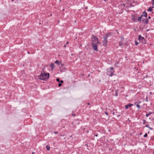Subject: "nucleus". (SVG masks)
Returning <instances> with one entry per match:
<instances>
[{"mask_svg": "<svg viewBox=\"0 0 154 154\" xmlns=\"http://www.w3.org/2000/svg\"><path fill=\"white\" fill-rule=\"evenodd\" d=\"M91 43L92 46V48L93 50L96 51H98L97 48V45L98 44H100L101 43H99L97 38L95 37L94 35H92Z\"/></svg>", "mask_w": 154, "mask_h": 154, "instance_id": "1", "label": "nucleus"}, {"mask_svg": "<svg viewBox=\"0 0 154 154\" xmlns=\"http://www.w3.org/2000/svg\"><path fill=\"white\" fill-rule=\"evenodd\" d=\"M44 69H43V71L41 72L39 75H38L39 79L43 80H46L49 77V74L45 72L44 71Z\"/></svg>", "mask_w": 154, "mask_h": 154, "instance_id": "2", "label": "nucleus"}, {"mask_svg": "<svg viewBox=\"0 0 154 154\" xmlns=\"http://www.w3.org/2000/svg\"><path fill=\"white\" fill-rule=\"evenodd\" d=\"M111 35L110 33H107L103 37V40L102 41L103 45L106 46L107 44V38L108 37Z\"/></svg>", "mask_w": 154, "mask_h": 154, "instance_id": "3", "label": "nucleus"}, {"mask_svg": "<svg viewBox=\"0 0 154 154\" xmlns=\"http://www.w3.org/2000/svg\"><path fill=\"white\" fill-rule=\"evenodd\" d=\"M139 40L143 44H146V40L143 37L141 36L140 35L139 36Z\"/></svg>", "mask_w": 154, "mask_h": 154, "instance_id": "4", "label": "nucleus"}, {"mask_svg": "<svg viewBox=\"0 0 154 154\" xmlns=\"http://www.w3.org/2000/svg\"><path fill=\"white\" fill-rule=\"evenodd\" d=\"M110 71H108L107 73V75H109V76H112L114 74V72L112 71L113 70V68L112 67H111L110 68Z\"/></svg>", "mask_w": 154, "mask_h": 154, "instance_id": "5", "label": "nucleus"}, {"mask_svg": "<svg viewBox=\"0 0 154 154\" xmlns=\"http://www.w3.org/2000/svg\"><path fill=\"white\" fill-rule=\"evenodd\" d=\"M142 21L144 22V23L146 24H147L149 21L148 19H143L142 20Z\"/></svg>", "mask_w": 154, "mask_h": 154, "instance_id": "6", "label": "nucleus"}, {"mask_svg": "<svg viewBox=\"0 0 154 154\" xmlns=\"http://www.w3.org/2000/svg\"><path fill=\"white\" fill-rule=\"evenodd\" d=\"M147 15V13L145 12V11H144L143 13V15H142L141 16H142V17L143 16H145V17H146Z\"/></svg>", "mask_w": 154, "mask_h": 154, "instance_id": "7", "label": "nucleus"}, {"mask_svg": "<svg viewBox=\"0 0 154 154\" xmlns=\"http://www.w3.org/2000/svg\"><path fill=\"white\" fill-rule=\"evenodd\" d=\"M50 66L52 70L55 68L54 64V63H51Z\"/></svg>", "mask_w": 154, "mask_h": 154, "instance_id": "8", "label": "nucleus"}, {"mask_svg": "<svg viewBox=\"0 0 154 154\" xmlns=\"http://www.w3.org/2000/svg\"><path fill=\"white\" fill-rule=\"evenodd\" d=\"M123 41V40H121V41L119 43V45L120 46H121L123 45V43H124Z\"/></svg>", "mask_w": 154, "mask_h": 154, "instance_id": "9", "label": "nucleus"}, {"mask_svg": "<svg viewBox=\"0 0 154 154\" xmlns=\"http://www.w3.org/2000/svg\"><path fill=\"white\" fill-rule=\"evenodd\" d=\"M134 105H136L137 107L139 109H140V106L138 104H137V103L135 102L134 103Z\"/></svg>", "mask_w": 154, "mask_h": 154, "instance_id": "10", "label": "nucleus"}, {"mask_svg": "<svg viewBox=\"0 0 154 154\" xmlns=\"http://www.w3.org/2000/svg\"><path fill=\"white\" fill-rule=\"evenodd\" d=\"M55 63H56L58 65H59L60 64H61V63L59 62V61L58 60H56L55 62Z\"/></svg>", "mask_w": 154, "mask_h": 154, "instance_id": "11", "label": "nucleus"}, {"mask_svg": "<svg viewBox=\"0 0 154 154\" xmlns=\"http://www.w3.org/2000/svg\"><path fill=\"white\" fill-rule=\"evenodd\" d=\"M153 8V7H152L149 8V9L148 10V11H151L152 10V8Z\"/></svg>", "mask_w": 154, "mask_h": 154, "instance_id": "12", "label": "nucleus"}, {"mask_svg": "<svg viewBox=\"0 0 154 154\" xmlns=\"http://www.w3.org/2000/svg\"><path fill=\"white\" fill-rule=\"evenodd\" d=\"M142 16H141L140 17H139L138 19V20L140 22H141V19H142Z\"/></svg>", "mask_w": 154, "mask_h": 154, "instance_id": "13", "label": "nucleus"}, {"mask_svg": "<svg viewBox=\"0 0 154 154\" xmlns=\"http://www.w3.org/2000/svg\"><path fill=\"white\" fill-rule=\"evenodd\" d=\"M46 147L47 149L48 150V151H49L50 149V147L49 146H47V145L46 146Z\"/></svg>", "mask_w": 154, "mask_h": 154, "instance_id": "14", "label": "nucleus"}, {"mask_svg": "<svg viewBox=\"0 0 154 154\" xmlns=\"http://www.w3.org/2000/svg\"><path fill=\"white\" fill-rule=\"evenodd\" d=\"M146 127L148 128L150 130H152L153 129L152 128L149 127L148 125H146Z\"/></svg>", "mask_w": 154, "mask_h": 154, "instance_id": "15", "label": "nucleus"}, {"mask_svg": "<svg viewBox=\"0 0 154 154\" xmlns=\"http://www.w3.org/2000/svg\"><path fill=\"white\" fill-rule=\"evenodd\" d=\"M132 20H133L134 22H135L136 21V19L135 18V17L134 16H132Z\"/></svg>", "mask_w": 154, "mask_h": 154, "instance_id": "16", "label": "nucleus"}, {"mask_svg": "<svg viewBox=\"0 0 154 154\" xmlns=\"http://www.w3.org/2000/svg\"><path fill=\"white\" fill-rule=\"evenodd\" d=\"M128 107H131L133 105V104H131V103H129L128 104Z\"/></svg>", "mask_w": 154, "mask_h": 154, "instance_id": "17", "label": "nucleus"}, {"mask_svg": "<svg viewBox=\"0 0 154 154\" xmlns=\"http://www.w3.org/2000/svg\"><path fill=\"white\" fill-rule=\"evenodd\" d=\"M118 90H117L116 91V96H118Z\"/></svg>", "mask_w": 154, "mask_h": 154, "instance_id": "18", "label": "nucleus"}, {"mask_svg": "<svg viewBox=\"0 0 154 154\" xmlns=\"http://www.w3.org/2000/svg\"><path fill=\"white\" fill-rule=\"evenodd\" d=\"M151 114V113L150 112H149V113L148 114H146V116L147 117H148V116L150 114Z\"/></svg>", "mask_w": 154, "mask_h": 154, "instance_id": "19", "label": "nucleus"}, {"mask_svg": "<svg viewBox=\"0 0 154 154\" xmlns=\"http://www.w3.org/2000/svg\"><path fill=\"white\" fill-rule=\"evenodd\" d=\"M135 44L136 45H137L138 44V42L137 41H135Z\"/></svg>", "mask_w": 154, "mask_h": 154, "instance_id": "20", "label": "nucleus"}, {"mask_svg": "<svg viewBox=\"0 0 154 154\" xmlns=\"http://www.w3.org/2000/svg\"><path fill=\"white\" fill-rule=\"evenodd\" d=\"M128 105H125V108L126 109H127L128 108Z\"/></svg>", "mask_w": 154, "mask_h": 154, "instance_id": "21", "label": "nucleus"}, {"mask_svg": "<svg viewBox=\"0 0 154 154\" xmlns=\"http://www.w3.org/2000/svg\"><path fill=\"white\" fill-rule=\"evenodd\" d=\"M152 4L154 6V0H152Z\"/></svg>", "mask_w": 154, "mask_h": 154, "instance_id": "22", "label": "nucleus"}, {"mask_svg": "<svg viewBox=\"0 0 154 154\" xmlns=\"http://www.w3.org/2000/svg\"><path fill=\"white\" fill-rule=\"evenodd\" d=\"M147 134L146 133L144 135V137H147Z\"/></svg>", "mask_w": 154, "mask_h": 154, "instance_id": "23", "label": "nucleus"}, {"mask_svg": "<svg viewBox=\"0 0 154 154\" xmlns=\"http://www.w3.org/2000/svg\"><path fill=\"white\" fill-rule=\"evenodd\" d=\"M56 81H57V82H60V79H59V78H57V79H56Z\"/></svg>", "mask_w": 154, "mask_h": 154, "instance_id": "24", "label": "nucleus"}, {"mask_svg": "<svg viewBox=\"0 0 154 154\" xmlns=\"http://www.w3.org/2000/svg\"><path fill=\"white\" fill-rule=\"evenodd\" d=\"M124 39V38L122 36L121 37V40H123Z\"/></svg>", "mask_w": 154, "mask_h": 154, "instance_id": "25", "label": "nucleus"}, {"mask_svg": "<svg viewBox=\"0 0 154 154\" xmlns=\"http://www.w3.org/2000/svg\"><path fill=\"white\" fill-rule=\"evenodd\" d=\"M62 84L61 83H59L58 85V86H59V87H60L61 86V85H62Z\"/></svg>", "mask_w": 154, "mask_h": 154, "instance_id": "26", "label": "nucleus"}, {"mask_svg": "<svg viewBox=\"0 0 154 154\" xmlns=\"http://www.w3.org/2000/svg\"><path fill=\"white\" fill-rule=\"evenodd\" d=\"M146 102H148V98L147 97H146Z\"/></svg>", "mask_w": 154, "mask_h": 154, "instance_id": "27", "label": "nucleus"}, {"mask_svg": "<svg viewBox=\"0 0 154 154\" xmlns=\"http://www.w3.org/2000/svg\"><path fill=\"white\" fill-rule=\"evenodd\" d=\"M54 133L55 134H57L58 133V132H57V131H54Z\"/></svg>", "mask_w": 154, "mask_h": 154, "instance_id": "28", "label": "nucleus"}, {"mask_svg": "<svg viewBox=\"0 0 154 154\" xmlns=\"http://www.w3.org/2000/svg\"><path fill=\"white\" fill-rule=\"evenodd\" d=\"M60 82L61 83H63V80H61L60 81Z\"/></svg>", "mask_w": 154, "mask_h": 154, "instance_id": "29", "label": "nucleus"}, {"mask_svg": "<svg viewBox=\"0 0 154 154\" xmlns=\"http://www.w3.org/2000/svg\"><path fill=\"white\" fill-rule=\"evenodd\" d=\"M75 116V114H72V116Z\"/></svg>", "mask_w": 154, "mask_h": 154, "instance_id": "30", "label": "nucleus"}, {"mask_svg": "<svg viewBox=\"0 0 154 154\" xmlns=\"http://www.w3.org/2000/svg\"><path fill=\"white\" fill-rule=\"evenodd\" d=\"M105 113L106 115H108V113H107V112H105Z\"/></svg>", "mask_w": 154, "mask_h": 154, "instance_id": "31", "label": "nucleus"}, {"mask_svg": "<svg viewBox=\"0 0 154 154\" xmlns=\"http://www.w3.org/2000/svg\"><path fill=\"white\" fill-rule=\"evenodd\" d=\"M66 45H64V48H66Z\"/></svg>", "mask_w": 154, "mask_h": 154, "instance_id": "32", "label": "nucleus"}, {"mask_svg": "<svg viewBox=\"0 0 154 154\" xmlns=\"http://www.w3.org/2000/svg\"><path fill=\"white\" fill-rule=\"evenodd\" d=\"M68 43H69V42H66V44H67V45L68 44Z\"/></svg>", "mask_w": 154, "mask_h": 154, "instance_id": "33", "label": "nucleus"}, {"mask_svg": "<svg viewBox=\"0 0 154 154\" xmlns=\"http://www.w3.org/2000/svg\"><path fill=\"white\" fill-rule=\"evenodd\" d=\"M87 104H88V105H90V103H87Z\"/></svg>", "mask_w": 154, "mask_h": 154, "instance_id": "34", "label": "nucleus"}, {"mask_svg": "<svg viewBox=\"0 0 154 154\" xmlns=\"http://www.w3.org/2000/svg\"><path fill=\"white\" fill-rule=\"evenodd\" d=\"M35 153L34 152H32V154H34Z\"/></svg>", "mask_w": 154, "mask_h": 154, "instance_id": "35", "label": "nucleus"}, {"mask_svg": "<svg viewBox=\"0 0 154 154\" xmlns=\"http://www.w3.org/2000/svg\"><path fill=\"white\" fill-rule=\"evenodd\" d=\"M150 18H151V17H148V19H150Z\"/></svg>", "mask_w": 154, "mask_h": 154, "instance_id": "36", "label": "nucleus"}, {"mask_svg": "<svg viewBox=\"0 0 154 154\" xmlns=\"http://www.w3.org/2000/svg\"><path fill=\"white\" fill-rule=\"evenodd\" d=\"M95 136H96V137H97L98 136L97 135V134H96L95 135Z\"/></svg>", "mask_w": 154, "mask_h": 154, "instance_id": "37", "label": "nucleus"}, {"mask_svg": "<svg viewBox=\"0 0 154 154\" xmlns=\"http://www.w3.org/2000/svg\"><path fill=\"white\" fill-rule=\"evenodd\" d=\"M27 53H28V54H29V52H28V51H27Z\"/></svg>", "mask_w": 154, "mask_h": 154, "instance_id": "38", "label": "nucleus"}, {"mask_svg": "<svg viewBox=\"0 0 154 154\" xmlns=\"http://www.w3.org/2000/svg\"><path fill=\"white\" fill-rule=\"evenodd\" d=\"M61 65L62 66H63V64H61Z\"/></svg>", "mask_w": 154, "mask_h": 154, "instance_id": "39", "label": "nucleus"}, {"mask_svg": "<svg viewBox=\"0 0 154 154\" xmlns=\"http://www.w3.org/2000/svg\"><path fill=\"white\" fill-rule=\"evenodd\" d=\"M143 121H144V122H146V121L145 120H143Z\"/></svg>", "mask_w": 154, "mask_h": 154, "instance_id": "40", "label": "nucleus"}, {"mask_svg": "<svg viewBox=\"0 0 154 154\" xmlns=\"http://www.w3.org/2000/svg\"><path fill=\"white\" fill-rule=\"evenodd\" d=\"M73 122H72V125H73Z\"/></svg>", "mask_w": 154, "mask_h": 154, "instance_id": "41", "label": "nucleus"}, {"mask_svg": "<svg viewBox=\"0 0 154 154\" xmlns=\"http://www.w3.org/2000/svg\"><path fill=\"white\" fill-rule=\"evenodd\" d=\"M150 94H152V93H151V92H150Z\"/></svg>", "mask_w": 154, "mask_h": 154, "instance_id": "42", "label": "nucleus"}, {"mask_svg": "<svg viewBox=\"0 0 154 154\" xmlns=\"http://www.w3.org/2000/svg\"><path fill=\"white\" fill-rule=\"evenodd\" d=\"M73 127H75V125H73Z\"/></svg>", "mask_w": 154, "mask_h": 154, "instance_id": "43", "label": "nucleus"}, {"mask_svg": "<svg viewBox=\"0 0 154 154\" xmlns=\"http://www.w3.org/2000/svg\"><path fill=\"white\" fill-rule=\"evenodd\" d=\"M12 0V1H14V0Z\"/></svg>", "mask_w": 154, "mask_h": 154, "instance_id": "44", "label": "nucleus"}, {"mask_svg": "<svg viewBox=\"0 0 154 154\" xmlns=\"http://www.w3.org/2000/svg\"><path fill=\"white\" fill-rule=\"evenodd\" d=\"M75 38V39H76L77 38L76 37Z\"/></svg>", "mask_w": 154, "mask_h": 154, "instance_id": "45", "label": "nucleus"}]
</instances>
